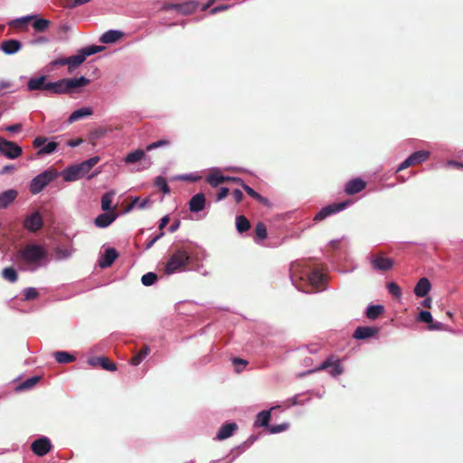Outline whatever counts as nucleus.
Returning <instances> with one entry per match:
<instances>
[{
	"label": "nucleus",
	"instance_id": "obj_11",
	"mask_svg": "<svg viewBox=\"0 0 463 463\" xmlns=\"http://www.w3.org/2000/svg\"><path fill=\"white\" fill-rule=\"evenodd\" d=\"M87 364L93 368H101L109 372L117 371V365L114 362L109 360L104 355L100 356H88L86 360Z\"/></svg>",
	"mask_w": 463,
	"mask_h": 463
},
{
	"label": "nucleus",
	"instance_id": "obj_15",
	"mask_svg": "<svg viewBox=\"0 0 463 463\" xmlns=\"http://www.w3.org/2000/svg\"><path fill=\"white\" fill-rule=\"evenodd\" d=\"M51 441L48 438L45 437L37 439L31 444L32 451L40 457L46 455L51 450Z\"/></svg>",
	"mask_w": 463,
	"mask_h": 463
},
{
	"label": "nucleus",
	"instance_id": "obj_41",
	"mask_svg": "<svg viewBox=\"0 0 463 463\" xmlns=\"http://www.w3.org/2000/svg\"><path fill=\"white\" fill-rule=\"evenodd\" d=\"M57 147H58V143H56V142L51 141V142L45 143L44 146L39 149V151L37 152V155L38 156L50 155V154L53 153L57 149Z\"/></svg>",
	"mask_w": 463,
	"mask_h": 463
},
{
	"label": "nucleus",
	"instance_id": "obj_13",
	"mask_svg": "<svg viewBox=\"0 0 463 463\" xmlns=\"http://www.w3.org/2000/svg\"><path fill=\"white\" fill-rule=\"evenodd\" d=\"M348 205H349V202L348 201H345V202L336 203H333V204L327 205V206L322 208L316 214L315 220L316 221L324 220L325 218H326V217H328V216H330L332 214L337 213L345 210Z\"/></svg>",
	"mask_w": 463,
	"mask_h": 463
},
{
	"label": "nucleus",
	"instance_id": "obj_3",
	"mask_svg": "<svg viewBox=\"0 0 463 463\" xmlns=\"http://www.w3.org/2000/svg\"><path fill=\"white\" fill-rule=\"evenodd\" d=\"M99 161V156H93L80 164L71 165L63 170L62 177L65 182H73L84 177L91 168Z\"/></svg>",
	"mask_w": 463,
	"mask_h": 463
},
{
	"label": "nucleus",
	"instance_id": "obj_8",
	"mask_svg": "<svg viewBox=\"0 0 463 463\" xmlns=\"http://www.w3.org/2000/svg\"><path fill=\"white\" fill-rule=\"evenodd\" d=\"M317 371H325L331 376H337L344 373L341 362L334 357H329L321 363L317 368L310 370L308 373H314Z\"/></svg>",
	"mask_w": 463,
	"mask_h": 463
},
{
	"label": "nucleus",
	"instance_id": "obj_17",
	"mask_svg": "<svg viewBox=\"0 0 463 463\" xmlns=\"http://www.w3.org/2000/svg\"><path fill=\"white\" fill-rule=\"evenodd\" d=\"M205 204V195L203 193H198L191 198L189 202V210L192 213H199L204 209Z\"/></svg>",
	"mask_w": 463,
	"mask_h": 463
},
{
	"label": "nucleus",
	"instance_id": "obj_16",
	"mask_svg": "<svg viewBox=\"0 0 463 463\" xmlns=\"http://www.w3.org/2000/svg\"><path fill=\"white\" fill-rule=\"evenodd\" d=\"M370 262L374 270L386 271L392 268L393 260L391 258L383 256H373L370 258Z\"/></svg>",
	"mask_w": 463,
	"mask_h": 463
},
{
	"label": "nucleus",
	"instance_id": "obj_24",
	"mask_svg": "<svg viewBox=\"0 0 463 463\" xmlns=\"http://www.w3.org/2000/svg\"><path fill=\"white\" fill-rule=\"evenodd\" d=\"M379 332L377 327L374 326H359L354 333L355 339H366L375 335Z\"/></svg>",
	"mask_w": 463,
	"mask_h": 463
},
{
	"label": "nucleus",
	"instance_id": "obj_10",
	"mask_svg": "<svg viewBox=\"0 0 463 463\" xmlns=\"http://www.w3.org/2000/svg\"><path fill=\"white\" fill-rule=\"evenodd\" d=\"M0 153L9 159H15L22 155L23 149L14 142L0 137Z\"/></svg>",
	"mask_w": 463,
	"mask_h": 463
},
{
	"label": "nucleus",
	"instance_id": "obj_6",
	"mask_svg": "<svg viewBox=\"0 0 463 463\" xmlns=\"http://www.w3.org/2000/svg\"><path fill=\"white\" fill-rule=\"evenodd\" d=\"M103 49V46L99 45H90L80 49L77 54L66 58L68 71L71 72L74 69L78 68L87 57L96 54Z\"/></svg>",
	"mask_w": 463,
	"mask_h": 463
},
{
	"label": "nucleus",
	"instance_id": "obj_49",
	"mask_svg": "<svg viewBox=\"0 0 463 463\" xmlns=\"http://www.w3.org/2000/svg\"><path fill=\"white\" fill-rule=\"evenodd\" d=\"M418 319L420 322L427 323L429 325H430L433 320L431 313L430 311H426V310L420 312Z\"/></svg>",
	"mask_w": 463,
	"mask_h": 463
},
{
	"label": "nucleus",
	"instance_id": "obj_51",
	"mask_svg": "<svg viewBox=\"0 0 463 463\" xmlns=\"http://www.w3.org/2000/svg\"><path fill=\"white\" fill-rule=\"evenodd\" d=\"M243 189L245 190V192L252 198L256 199V200H259L260 202L264 201V198L260 194H258L257 192H255L251 187H250L248 184H245Z\"/></svg>",
	"mask_w": 463,
	"mask_h": 463
},
{
	"label": "nucleus",
	"instance_id": "obj_29",
	"mask_svg": "<svg viewBox=\"0 0 463 463\" xmlns=\"http://www.w3.org/2000/svg\"><path fill=\"white\" fill-rule=\"evenodd\" d=\"M115 196L114 191H109L104 194L101 197V209L104 212L116 213V206H112L113 198Z\"/></svg>",
	"mask_w": 463,
	"mask_h": 463
},
{
	"label": "nucleus",
	"instance_id": "obj_54",
	"mask_svg": "<svg viewBox=\"0 0 463 463\" xmlns=\"http://www.w3.org/2000/svg\"><path fill=\"white\" fill-rule=\"evenodd\" d=\"M22 128H23V125L18 123V124L7 126L5 129L10 133H18L22 130Z\"/></svg>",
	"mask_w": 463,
	"mask_h": 463
},
{
	"label": "nucleus",
	"instance_id": "obj_62",
	"mask_svg": "<svg viewBox=\"0 0 463 463\" xmlns=\"http://www.w3.org/2000/svg\"><path fill=\"white\" fill-rule=\"evenodd\" d=\"M168 222H169V217L167 215L162 217L159 221L158 228L160 230H162L163 228H165L167 225Z\"/></svg>",
	"mask_w": 463,
	"mask_h": 463
},
{
	"label": "nucleus",
	"instance_id": "obj_42",
	"mask_svg": "<svg viewBox=\"0 0 463 463\" xmlns=\"http://www.w3.org/2000/svg\"><path fill=\"white\" fill-rule=\"evenodd\" d=\"M41 378H27L26 381L17 385L14 390L15 392H22L33 387Z\"/></svg>",
	"mask_w": 463,
	"mask_h": 463
},
{
	"label": "nucleus",
	"instance_id": "obj_25",
	"mask_svg": "<svg viewBox=\"0 0 463 463\" xmlns=\"http://www.w3.org/2000/svg\"><path fill=\"white\" fill-rule=\"evenodd\" d=\"M431 285L427 278H421L414 288V294L419 298H423L430 291Z\"/></svg>",
	"mask_w": 463,
	"mask_h": 463
},
{
	"label": "nucleus",
	"instance_id": "obj_53",
	"mask_svg": "<svg viewBox=\"0 0 463 463\" xmlns=\"http://www.w3.org/2000/svg\"><path fill=\"white\" fill-rule=\"evenodd\" d=\"M47 138L43 137H38L33 141V146L35 148H42L46 143Z\"/></svg>",
	"mask_w": 463,
	"mask_h": 463
},
{
	"label": "nucleus",
	"instance_id": "obj_57",
	"mask_svg": "<svg viewBox=\"0 0 463 463\" xmlns=\"http://www.w3.org/2000/svg\"><path fill=\"white\" fill-rule=\"evenodd\" d=\"M287 429V424L274 425L269 428L271 433H279Z\"/></svg>",
	"mask_w": 463,
	"mask_h": 463
},
{
	"label": "nucleus",
	"instance_id": "obj_7",
	"mask_svg": "<svg viewBox=\"0 0 463 463\" xmlns=\"http://www.w3.org/2000/svg\"><path fill=\"white\" fill-rule=\"evenodd\" d=\"M189 260L190 256L187 251L184 250H177L172 254L169 260L165 263V271L168 275L181 271Z\"/></svg>",
	"mask_w": 463,
	"mask_h": 463
},
{
	"label": "nucleus",
	"instance_id": "obj_37",
	"mask_svg": "<svg viewBox=\"0 0 463 463\" xmlns=\"http://www.w3.org/2000/svg\"><path fill=\"white\" fill-rule=\"evenodd\" d=\"M150 353L147 345H143L138 353L132 358V364L138 365Z\"/></svg>",
	"mask_w": 463,
	"mask_h": 463
},
{
	"label": "nucleus",
	"instance_id": "obj_18",
	"mask_svg": "<svg viewBox=\"0 0 463 463\" xmlns=\"http://www.w3.org/2000/svg\"><path fill=\"white\" fill-rule=\"evenodd\" d=\"M27 89L33 90H49V82H46V77L41 76L38 78H32L27 82Z\"/></svg>",
	"mask_w": 463,
	"mask_h": 463
},
{
	"label": "nucleus",
	"instance_id": "obj_1",
	"mask_svg": "<svg viewBox=\"0 0 463 463\" xmlns=\"http://www.w3.org/2000/svg\"><path fill=\"white\" fill-rule=\"evenodd\" d=\"M15 260L23 269L35 271L47 263V251L37 244H28L15 256Z\"/></svg>",
	"mask_w": 463,
	"mask_h": 463
},
{
	"label": "nucleus",
	"instance_id": "obj_28",
	"mask_svg": "<svg viewBox=\"0 0 463 463\" xmlns=\"http://www.w3.org/2000/svg\"><path fill=\"white\" fill-rule=\"evenodd\" d=\"M237 429H238V426L236 423H234V422L226 423V424L222 425L221 427V429L219 430V431L216 435V439L219 440L228 439L233 434L234 430H236Z\"/></svg>",
	"mask_w": 463,
	"mask_h": 463
},
{
	"label": "nucleus",
	"instance_id": "obj_23",
	"mask_svg": "<svg viewBox=\"0 0 463 463\" xmlns=\"http://www.w3.org/2000/svg\"><path fill=\"white\" fill-rule=\"evenodd\" d=\"M18 192L15 189H8L0 194V209L8 207L17 197Z\"/></svg>",
	"mask_w": 463,
	"mask_h": 463
},
{
	"label": "nucleus",
	"instance_id": "obj_59",
	"mask_svg": "<svg viewBox=\"0 0 463 463\" xmlns=\"http://www.w3.org/2000/svg\"><path fill=\"white\" fill-rule=\"evenodd\" d=\"M91 0H73L72 3H69L67 5L69 8H74L76 6L87 4L90 2Z\"/></svg>",
	"mask_w": 463,
	"mask_h": 463
},
{
	"label": "nucleus",
	"instance_id": "obj_50",
	"mask_svg": "<svg viewBox=\"0 0 463 463\" xmlns=\"http://www.w3.org/2000/svg\"><path fill=\"white\" fill-rule=\"evenodd\" d=\"M33 15H26V16H23V17H20V18H17V19H14L13 20L12 22L9 23L10 25H13V26H19V25H24L28 21H30L31 19H33Z\"/></svg>",
	"mask_w": 463,
	"mask_h": 463
},
{
	"label": "nucleus",
	"instance_id": "obj_43",
	"mask_svg": "<svg viewBox=\"0 0 463 463\" xmlns=\"http://www.w3.org/2000/svg\"><path fill=\"white\" fill-rule=\"evenodd\" d=\"M155 184L164 193V194H167L170 193V188L167 184L166 180L164 177L157 176L155 180Z\"/></svg>",
	"mask_w": 463,
	"mask_h": 463
},
{
	"label": "nucleus",
	"instance_id": "obj_48",
	"mask_svg": "<svg viewBox=\"0 0 463 463\" xmlns=\"http://www.w3.org/2000/svg\"><path fill=\"white\" fill-rule=\"evenodd\" d=\"M39 293L38 290L35 288H26L24 290V297L25 300H30L36 298L38 297Z\"/></svg>",
	"mask_w": 463,
	"mask_h": 463
},
{
	"label": "nucleus",
	"instance_id": "obj_40",
	"mask_svg": "<svg viewBox=\"0 0 463 463\" xmlns=\"http://www.w3.org/2000/svg\"><path fill=\"white\" fill-rule=\"evenodd\" d=\"M2 276L5 280L12 283L15 282L18 279L16 270L12 267L5 268L2 271Z\"/></svg>",
	"mask_w": 463,
	"mask_h": 463
},
{
	"label": "nucleus",
	"instance_id": "obj_30",
	"mask_svg": "<svg viewBox=\"0 0 463 463\" xmlns=\"http://www.w3.org/2000/svg\"><path fill=\"white\" fill-rule=\"evenodd\" d=\"M122 33L118 30H109L105 32L99 38L102 43H113L119 40L122 36Z\"/></svg>",
	"mask_w": 463,
	"mask_h": 463
},
{
	"label": "nucleus",
	"instance_id": "obj_35",
	"mask_svg": "<svg viewBox=\"0 0 463 463\" xmlns=\"http://www.w3.org/2000/svg\"><path fill=\"white\" fill-rule=\"evenodd\" d=\"M270 417L271 415L269 411H262L259 412L257 415L255 425L268 427L270 420Z\"/></svg>",
	"mask_w": 463,
	"mask_h": 463
},
{
	"label": "nucleus",
	"instance_id": "obj_27",
	"mask_svg": "<svg viewBox=\"0 0 463 463\" xmlns=\"http://www.w3.org/2000/svg\"><path fill=\"white\" fill-rule=\"evenodd\" d=\"M206 181L213 187H216L220 184L225 182V175H222L220 169L213 168L212 169L211 173L207 175Z\"/></svg>",
	"mask_w": 463,
	"mask_h": 463
},
{
	"label": "nucleus",
	"instance_id": "obj_55",
	"mask_svg": "<svg viewBox=\"0 0 463 463\" xmlns=\"http://www.w3.org/2000/svg\"><path fill=\"white\" fill-rule=\"evenodd\" d=\"M429 329L430 330H446V326L444 324H442L441 322H433L429 325Z\"/></svg>",
	"mask_w": 463,
	"mask_h": 463
},
{
	"label": "nucleus",
	"instance_id": "obj_38",
	"mask_svg": "<svg viewBox=\"0 0 463 463\" xmlns=\"http://www.w3.org/2000/svg\"><path fill=\"white\" fill-rule=\"evenodd\" d=\"M151 203L150 199L146 198L145 200H140L138 197L134 198L131 204L127 209V212L130 211L133 208H137L140 210L147 208Z\"/></svg>",
	"mask_w": 463,
	"mask_h": 463
},
{
	"label": "nucleus",
	"instance_id": "obj_14",
	"mask_svg": "<svg viewBox=\"0 0 463 463\" xmlns=\"http://www.w3.org/2000/svg\"><path fill=\"white\" fill-rule=\"evenodd\" d=\"M43 225V217L39 212L32 213L31 214L27 215L24 221V229L31 232H35L41 230Z\"/></svg>",
	"mask_w": 463,
	"mask_h": 463
},
{
	"label": "nucleus",
	"instance_id": "obj_46",
	"mask_svg": "<svg viewBox=\"0 0 463 463\" xmlns=\"http://www.w3.org/2000/svg\"><path fill=\"white\" fill-rule=\"evenodd\" d=\"M232 365L234 368V372L236 373H241L247 365V361L240 358H234L232 359Z\"/></svg>",
	"mask_w": 463,
	"mask_h": 463
},
{
	"label": "nucleus",
	"instance_id": "obj_20",
	"mask_svg": "<svg viewBox=\"0 0 463 463\" xmlns=\"http://www.w3.org/2000/svg\"><path fill=\"white\" fill-rule=\"evenodd\" d=\"M117 218V213L112 212H106L98 215L94 223L99 228H106L110 225Z\"/></svg>",
	"mask_w": 463,
	"mask_h": 463
},
{
	"label": "nucleus",
	"instance_id": "obj_60",
	"mask_svg": "<svg viewBox=\"0 0 463 463\" xmlns=\"http://www.w3.org/2000/svg\"><path fill=\"white\" fill-rule=\"evenodd\" d=\"M165 232H160L158 235L155 236L151 241H149L146 246V249H150L156 241H158L161 237H163Z\"/></svg>",
	"mask_w": 463,
	"mask_h": 463
},
{
	"label": "nucleus",
	"instance_id": "obj_52",
	"mask_svg": "<svg viewBox=\"0 0 463 463\" xmlns=\"http://www.w3.org/2000/svg\"><path fill=\"white\" fill-rule=\"evenodd\" d=\"M168 145V141L167 140H158L156 142H153L151 144H149L147 146H146V151H151L153 149H156V148H158L160 146H166Z\"/></svg>",
	"mask_w": 463,
	"mask_h": 463
},
{
	"label": "nucleus",
	"instance_id": "obj_26",
	"mask_svg": "<svg viewBox=\"0 0 463 463\" xmlns=\"http://www.w3.org/2000/svg\"><path fill=\"white\" fill-rule=\"evenodd\" d=\"M364 187H365V183L360 178H355V179L350 180L345 184V191L347 194H355L363 191L364 189Z\"/></svg>",
	"mask_w": 463,
	"mask_h": 463
},
{
	"label": "nucleus",
	"instance_id": "obj_47",
	"mask_svg": "<svg viewBox=\"0 0 463 463\" xmlns=\"http://www.w3.org/2000/svg\"><path fill=\"white\" fill-rule=\"evenodd\" d=\"M172 8L175 9L180 14H188L194 8V5L191 4L175 5H172Z\"/></svg>",
	"mask_w": 463,
	"mask_h": 463
},
{
	"label": "nucleus",
	"instance_id": "obj_19",
	"mask_svg": "<svg viewBox=\"0 0 463 463\" xmlns=\"http://www.w3.org/2000/svg\"><path fill=\"white\" fill-rule=\"evenodd\" d=\"M118 258V252L113 248L105 250L104 253L99 260V265L101 268H109L112 265L115 260Z\"/></svg>",
	"mask_w": 463,
	"mask_h": 463
},
{
	"label": "nucleus",
	"instance_id": "obj_34",
	"mask_svg": "<svg viewBox=\"0 0 463 463\" xmlns=\"http://www.w3.org/2000/svg\"><path fill=\"white\" fill-rule=\"evenodd\" d=\"M235 225L236 230L239 233L247 232L250 228V223L249 220L243 215H239L236 217Z\"/></svg>",
	"mask_w": 463,
	"mask_h": 463
},
{
	"label": "nucleus",
	"instance_id": "obj_33",
	"mask_svg": "<svg viewBox=\"0 0 463 463\" xmlns=\"http://www.w3.org/2000/svg\"><path fill=\"white\" fill-rule=\"evenodd\" d=\"M384 307L382 305H370L366 308V317L371 320L376 319L382 313H383Z\"/></svg>",
	"mask_w": 463,
	"mask_h": 463
},
{
	"label": "nucleus",
	"instance_id": "obj_32",
	"mask_svg": "<svg viewBox=\"0 0 463 463\" xmlns=\"http://www.w3.org/2000/svg\"><path fill=\"white\" fill-rule=\"evenodd\" d=\"M52 355L59 364H70L76 360L75 355L65 351L54 352Z\"/></svg>",
	"mask_w": 463,
	"mask_h": 463
},
{
	"label": "nucleus",
	"instance_id": "obj_64",
	"mask_svg": "<svg viewBox=\"0 0 463 463\" xmlns=\"http://www.w3.org/2000/svg\"><path fill=\"white\" fill-rule=\"evenodd\" d=\"M80 144H81V139H73V140H69L67 142V146H71V147L78 146Z\"/></svg>",
	"mask_w": 463,
	"mask_h": 463
},
{
	"label": "nucleus",
	"instance_id": "obj_4",
	"mask_svg": "<svg viewBox=\"0 0 463 463\" xmlns=\"http://www.w3.org/2000/svg\"><path fill=\"white\" fill-rule=\"evenodd\" d=\"M90 80L84 76L74 79H61L49 82V90L55 94L71 93L74 89L86 86Z\"/></svg>",
	"mask_w": 463,
	"mask_h": 463
},
{
	"label": "nucleus",
	"instance_id": "obj_63",
	"mask_svg": "<svg viewBox=\"0 0 463 463\" xmlns=\"http://www.w3.org/2000/svg\"><path fill=\"white\" fill-rule=\"evenodd\" d=\"M181 180H191V181H197L200 179V176H195L194 175H184L180 176Z\"/></svg>",
	"mask_w": 463,
	"mask_h": 463
},
{
	"label": "nucleus",
	"instance_id": "obj_45",
	"mask_svg": "<svg viewBox=\"0 0 463 463\" xmlns=\"http://www.w3.org/2000/svg\"><path fill=\"white\" fill-rule=\"evenodd\" d=\"M386 287L389 293L392 294L393 297L397 298H400L402 297V289L397 283L389 282Z\"/></svg>",
	"mask_w": 463,
	"mask_h": 463
},
{
	"label": "nucleus",
	"instance_id": "obj_39",
	"mask_svg": "<svg viewBox=\"0 0 463 463\" xmlns=\"http://www.w3.org/2000/svg\"><path fill=\"white\" fill-rule=\"evenodd\" d=\"M255 241L256 242H260L262 241L264 239L267 238V229H266V226L264 225V223L262 222H258L257 225L255 226Z\"/></svg>",
	"mask_w": 463,
	"mask_h": 463
},
{
	"label": "nucleus",
	"instance_id": "obj_31",
	"mask_svg": "<svg viewBox=\"0 0 463 463\" xmlns=\"http://www.w3.org/2000/svg\"><path fill=\"white\" fill-rule=\"evenodd\" d=\"M33 27L36 32H44L48 29L51 22L47 19L41 18L36 14H33Z\"/></svg>",
	"mask_w": 463,
	"mask_h": 463
},
{
	"label": "nucleus",
	"instance_id": "obj_2",
	"mask_svg": "<svg viewBox=\"0 0 463 463\" xmlns=\"http://www.w3.org/2000/svg\"><path fill=\"white\" fill-rule=\"evenodd\" d=\"M290 279L292 283L298 290H302L296 280L307 281L314 287H319L323 284L325 277L317 269L311 270L301 262H294L290 266Z\"/></svg>",
	"mask_w": 463,
	"mask_h": 463
},
{
	"label": "nucleus",
	"instance_id": "obj_21",
	"mask_svg": "<svg viewBox=\"0 0 463 463\" xmlns=\"http://www.w3.org/2000/svg\"><path fill=\"white\" fill-rule=\"evenodd\" d=\"M22 48V43L18 40L11 39L4 41L1 44V50L7 55L18 52Z\"/></svg>",
	"mask_w": 463,
	"mask_h": 463
},
{
	"label": "nucleus",
	"instance_id": "obj_12",
	"mask_svg": "<svg viewBox=\"0 0 463 463\" xmlns=\"http://www.w3.org/2000/svg\"><path fill=\"white\" fill-rule=\"evenodd\" d=\"M430 156V152L425 150H420L412 153L410 156H408L397 168V172L404 170L405 168L414 165L416 164H420L426 161Z\"/></svg>",
	"mask_w": 463,
	"mask_h": 463
},
{
	"label": "nucleus",
	"instance_id": "obj_56",
	"mask_svg": "<svg viewBox=\"0 0 463 463\" xmlns=\"http://www.w3.org/2000/svg\"><path fill=\"white\" fill-rule=\"evenodd\" d=\"M228 194H229V189L226 187H222L216 195V200L222 201L228 195Z\"/></svg>",
	"mask_w": 463,
	"mask_h": 463
},
{
	"label": "nucleus",
	"instance_id": "obj_5",
	"mask_svg": "<svg viewBox=\"0 0 463 463\" xmlns=\"http://www.w3.org/2000/svg\"><path fill=\"white\" fill-rule=\"evenodd\" d=\"M59 173L52 168H49L37 175L30 183L29 189L32 194L41 193L52 181L57 178Z\"/></svg>",
	"mask_w": 463,
	"mask_h": 463
},
{
	"label": "nucleus",
	"instance_id": "obj_36",
	"mask_svg": "<svg viewBox=\"0 0 463 463\" xmlns=\"http://www.w3.org/2000/svg\"><path fill=\"white\" fill-rule=\"evenodd\" d=\"M73 252H74V249L71 247H68V248L58 247L55 250V256L58 260H66V259H69L70 257H71Z\"/></svg>",
	"mask_w": 463,
	"mask_h": 463
},
{
	"label": "nucleus",
	"instance_id": "obj_9",
	"mask_svg": "<svg viewBox=\"0 0 463 463\" xmlns=\"http://www.w3.org/2000/svg\"><path fill=\"white\" fill-rule=\"evenodd\" d=\"M124 162L126 164L139 163V167L137 168V171L147 169L152 165L151 158L141 149H137L128 154L124 158Z\"/></svg>",
	"mask_w": 463,
	"mask_h": 463
},
{
	"label": "nucleus",
	"instance_id": "obj_22",
	"mask_svg": "<svg viewBox=\"0 0 463 463\" xmlns=\"http://www.w3.org/2000/svg\"><path fill=\"white\" fill-rule=\"evenodd\" d=\"M93 109L90 107H82L72 112L67 119L68 124H72L81 118L91 116Z\"/></svg>",
	"mask_w": 463,
	"mask_h": 463
},
{
	"label": "nucleus",
	"instance_id": "obj_58",
	"mask_svg": "<svg viewBox=\"0 0 463 463\" xmlns=\"http://www.w3.org/2000/svg\"><path fill=\"white\" fill-rule=\"evenodd\" d=\"M50 65L52 67L67 65L66 58H60V59L53 60L50 62Z\"/></svg>",
	"mask_w": 463,
	"mask_h": 463
},
{
	"label": "nucleus",
	"instance_id": "obj_44",
	"mask_svg": "<svg viewBox=\"0 0 463 463\" xmlns=\"http://www.w3.org/2000/svg\"><path fill=\"white\" fill-rule=\"evenodd\" d=\"M157 276L154 272H147L141 278V282L144 286H152L156 283Z\"/></svg>",
	"mask_w": 463,
	"mask_h": 463
},
{
	"label": "nucleus",
	"instance_id": "obj_61",
	"mask_svg": "<svg viewBox=\"0 0 463 463\" xmlns=\"http://www.w3.org/2000/svg\"><path fill=\"white\" fill-rule=\"evenodd\" d=\"M232 195L237 203H240L243 198V194L239 189H235L232 193Z\"/></svg>",
	"mask_w": 463,
	"mask_h": 463
}]
</instances>
